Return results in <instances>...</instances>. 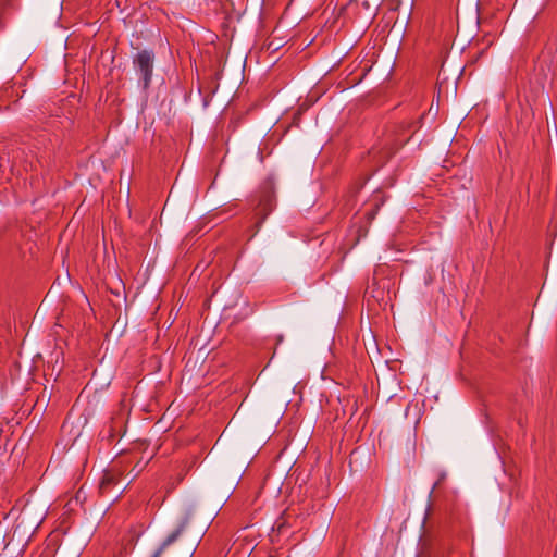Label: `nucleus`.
<instances>
[{
    "label": "nucleus",
    "instance_id": "3",
    "mask_svg": "<svg viewBox=\"0 0 557 557\" xmlns=\"http://www.w3.org/2000/svg\"><path fill=\"white\" fill-rule=\"evenodd\" d=\"M188 524V519L185 518L180 524L178 527L176 528V530H174L163 542L162 544L160 545V547L154 552V554L151 556V557H160L162 555V553L171 545L173 544L178 537L180 535L184 532V530L186 529Z\"/></svg>",
    "mask_w": 557,
    "mask_h": 557
},
{
    "label": "nucleus",
    "instance_id": "2",
    "mask_svg": "<svg viewBox=\"0 0 557 557\" xmlns=\"http://www.w3.org/2000/svg\"><path fill=\"white\" fill-rule=\"evenodd\" d=\"M275 206L274 193L271 188H267L259 197V201L255 208V214L261 224L265 218L272 212Z\"/></svg>",
    "mask_w": 557,
    "mask_h": 557
},
{
    "label": "nucleus",
    "instance_id": "4",
    "mask_svg": "<svg viewBox=\"0 0 557 557\" xmlns=\"http://www.w3.org/2000/svg\"><path fill=\"white\" fill-rule=\"evenodd\" d=\"M114 483V476L112 473L106 472L100 482V490L106 492L110 485Z\"/></svg>",
    "mask_w": 557,
    "mask_h": 557
},
{
    "label": "nucleus",
    "instance_id": "1",
    "mask_svg": "<svg viewBox=\"0 0 557 557\" xmlns=\"http://www.w3.org/2000/svg\"><path fill=\"white\" fill-rule=\"evenodd\" d=\"M153 65L154 53L151 50H141L133 58V67L144 89L150 86Z\"/></svg>",
    "mask_w": 557,
    "mask_h": 557
}]
</instances>
